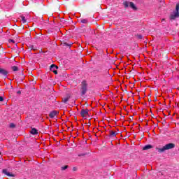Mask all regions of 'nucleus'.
Instances as JSON below:
<instances>
[{"mask_svg": "<svg viewBox=\"0 0 179 179\" xmlns=\"http://www.w3.org/2000/svg\"><path fill=\"white\" fill-rule=\"evenodd\" d=\"M174 148H176V144L168 143L162 148H157V150L159 153H163V152H166V150H169V149H174Z\"/></svg>", "mask_w": 179, "mask_h": 179, "instance_id": "obj_1", "label": "nucleus"}, {"mask_svg": "<svg viewBox=\"0 0 179 179\" xmlns=\"http://www.w3.org/2000/svg\"><path fill=\"white\" fill-rule=\"evenodd\" d=\"M179 3L176 4V11L172 13L170 16V20H176L177 17H179Z\"/></svg>", "mask_w": 179, "mask_h": 179, "instance_id": "obj_2", "label": "nucleus"}, {"mask_svg": "<svg viewBox=\"0 0 179 179\" xmlns=\"http://www.w3.org/2000/svg\"><path fill=\"white\" fill-rule=\"evenodd\" d=\"M80 92L82 95L86 94V92H87V84L86 83V81L82 82Z\"/></svg>", "mask_w": 179, "mask_h": 179, "instance_id": "obj_3", "label": "nucleus"}, {"mask_svg": "<svg viewBox=\"0 0 179 179\" xmlns=\"http://www.w3.org/2000/svg\"><path fill=\"white\" fill-rule=\"evenodd\" d=\"M123 5L124 8H131V9H134V10H136V6H135V4L133 2L129 1H125L123 3Z\"/></svg>", "mask_w": 179, "mask_h": 179, "instance_id": "obj_4", "label": "nucleus"}, {"mask_svg": "<svg viewBox=\"0 0 179 179\" xmlns=\"http://www.w3.org/2000/svg\"><path fill=\"white\" fill-rule=\"evenodd\" d=\"M58 69V66H55V64H52L50 66V71L55 73V75H58V71H57Z\"/></svg>", "mask_w": 179, "mask_h": 179, "instance_id": "obj_5", "label": "nucleus"}, {"mask_svg": "<svg viewBox=\"0 0 179 179\" xmlns=\"http://www.w3.org/2000/svg\"><path fill=\"white\" fill-rule=\"evenodd\" d=\"M8 73H9L8 70L0 66V75H2L3 76H8Z\"/></svg>", "mask_w": 179, "mask_h": 179, "instance_id": "obj_6", "label": "nucleus"}, {"mask_svg": "<svg viewBox=\"0 0 179 179\" xmlns=\"http://www.w3.org/2000/svg\"><path fill=\"white\" fill-rule=\"evenodd\" d=\"M82 117H87L89 115V110L87 109H83L80 113Z\"/></svg>", "mask_w": 179, "mask_h": 179, "instance_id": "obj_7", "label": "nucleus"}, {"mask_svg": "<svg viewBox=\"0 0 179 179\" xmlns=\"http://www.w3.org/2000/svg\"><path fill=\"white\" fill-rule=\"evenodd\" d=\"M2 173H3V174H5L6 176H8V177H15V175L10 173L8 171V169H3Z\"/></svg>", "mask_w": 179, "mask_h": 179, "instance_id": "obj_8", "label": "nucleus"}, {"mask_svg": "<svg viewBox=\"0 0 179 179\" xmlns=\"http://www.w3.org/2000/svg\"><path fill=\"white\" fill-rule=\"evenodd\" d=\"M57 114H58V112H57V110H53L50 113L49 117H50L51 118H55Z\"/></svg>", "mask_w": 179, "mask_h": 179, "instance_id": "obj_9", "label": "nucleus"}, {"mask_svg": "<svg viewBox=\"0 0 179 179\" xmlns=\"http://www.w3.org/2000/svg\"><path fill=\"white\" fill-rule=\"evenodd\" d=\"M152 145H146L143 148V150H148V149H152Z\"/></svg>", "mask_w": 179, "mask_h": 179, "instance_id": "obj_10", "label": "nucleus"}, {"mask_svg": "<svg viewBox=\"0 0 179 179\" xmlns=\"http://www.w3.org/2000/svg\"><path fill=\"white\" fill-rule=\"evenodd\" d=\"M30 133H31L32 135H37V134H38V131H37V130L36 129V128H33V129H31Z\"/></svg>", "mask_w": 179, "mask_h": 179, "instance_id": "obj_11", "label": "nucleus"}, {"mask_svg": "<svg viewBox=\"0 0 179 179\" xmlns=\"http://www.w3.org/2000/svg\"><path fill=\"white\" fill-rule=\"evenodd\" d=\"M110 136L114 137V136H117V131H110Z\"/></svg>", "mask_w": 179, "mask_h": 179, "instance_id": "obj_12", "label": "nucleus"}, {"mask_svg": "<svg viewBox=\"0 0 179 179\" xmlns=\"http://www.w3.org/2000/svg\"><path fill=\"white\" fill-rule=\"evenodd\" d=\"M21 20L22 23H26V22H27V20H26V17L24 16H21Z\"/></svg>", "mask_w": 179, "mask_h": 179, "instance_id": "obj_13", "label": "nucleus"}, {"mask_svg": "<svg viewBox=\"0 0 179 179\" xmlns=\"http://www.w3.org/2000/svg\"><path fill=\"white\" fill-rule=\"evenodd\" d=\"M12 70L13 71V72H16V71H19V69L17 68V66H13L12 67Z\"/></svg>", "mask_w": 179, "mask_h": 179, "instance_id": "obj_14", "label": "nucleus"}, {"mask_svg": "<svg viewBox=\"0 0 179 179\" xmlns=\"http://www.w3.org/2000/svg\"><path fill=\"white\" fill-rule=\"evenodd\" d=\"M69 100V98L66 97V98H64L62 99V101L63 103H66Z\"/></svg>", "mask_w": 179, "mask_h": 179, "instance_id": "obj_15", "label": "nucleus"}, {"mask_svg": "<svg viewBox=\"0 0 179 179\" xmlns=\"http://www.w3.org/2000/svg\"><path fill=\"white\" fill-rule=\"evenodd\" d=\"M81 23H84V24L87 23V19H83V20H81Z\"/></svg>", "mask_w": 179, "mask_h": 179, "instance_id": "obj_16", "label": "nucleus"}, {"mask_svg": "<svg viewBox=\"0 0 179 179\" xmlns=\"http://www.w3.org/2000/svg\"><path fill=\"white\" fill-rule=\"evenodd\" d=\"M68 167H69L68 165H66V166H62V171L66 170V169H68Z\"/></svg>", "mask_w": 179, "mask_h": 179, "instance_id": "obj_17", "label": "nucleus"}, {"mask_svg": "<svg viewBox=\"0 0 179 179\" xmlns=\"http://www.w3.org/2000/svg\"><path fill=\"white\" fill-rule=\"evenodd\" d=\"M15 125L13 123L10 124V128H15Z\"/></svg>", "mask_w": 179, "mask_h": 179, "instance_id": "obj_18", "label": "nucleus"}, {"mask_svg": "<svg viewBox=\"0 0 179 179\" xmlns=\"http://www.w3.org/2000/svg\"><path fill=\"white\" fill-rule=\"evenodd\" d=\"M78 170V168L76 166L73 167V171H76Z\"/></svg>", "mask_w": 179, "mask_h": 179, "instance_id": "obj_19", "label": "nucleus"}, {"mask_svg": "<svg viewBox=\"0 0 179 179\" xmlns=\"http://www.w3.org/2000/svg\"><path fill=\"white\" fill-rule=\"evenodd\" d=\"M9 43H15V41H13V39H10Z\"/></svg>", "mask_w": 179, "mask_h": 179, "instance_id": "obj_20", "label": "nucleus"}, {"mask_svg": "<svg viewBox=\"0 0 179 179\" xmlns=\"http://www.w3.org/2000/svg\"><path fill=\"white\" fill-rule=\"evenodd\" d=\"M0 101H3V97L0 96Z\"/></svg>", "mask_w": 179, "mask_h": 179, "instance_id": "obj_21", "label": "nucleus"}, {"mask_svg": "<svg viewBox=\"0 0 179 179\" xmlns=\"http://www.w3.org/2000/svg\"><path fill=\"white\" fill-rule=\"evenodd\" d=\"M138 38L141 39L142 38V35H138Z\"/></svg>", "mask_w": 179, "mask_h": 179, "instance_id": "obj_22", "label": "nucleus"}, {"mask_svg": "<svg viewBox=\"0 0 179 179\" xmlns=\"http://www.w3.org/2000/svg\"><path fill=\"white\" fill-rule=\"evenodd\" d=\"M66 44V45H68L69 47H71V45L68 44V43H64Z\"/></svg>", "mask_w": 179, "mask_h": 179, "instance_id": "obj_23", "label": "nucleus"}, {"mask_svg": "<svg viewBox=\"0 0 179 179\" xmlns=\"http://www.w3.org/2000/svg\"><path fill=\"white\" fill-rule=\"evenodd\" d=\"M78 156H85V154L79 155Z\"/></svg>", "mask_w": 179, "mask_h": 179, "instance_id": "obj_24", "label": "nucleus"}, {"mask_svg": "<svg viewBox=\"0 0 179 179\" xmlns=\"http://www.w3.org/2000/svg\"><path fill=\"white\" fill-rule=\"evenodd\" d=\"M163 20H164V19H162V22H163Z\"/></svg>", "mask_w": 179, "mask_h": 179, "instance_id": "obj_25", "label": "nucleus"}, {"mask_svg": "<svg viewBox=\"0 0 179 179\" xmlns=\"http://www.w3.org/2000/svg\"><path fill=\"white\" fill-rule=\"evenodd\" d=\"M0 155H1V152H0Z\"/></svg>", "mask_w": 179, "mask_h": 179, "instance_id": "obj_26", "label": "nucleus"}]
</instances>
